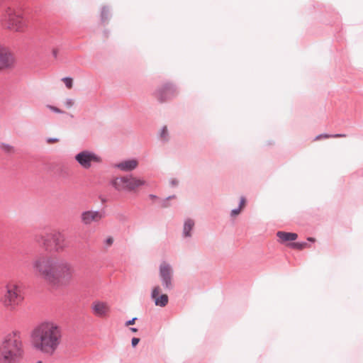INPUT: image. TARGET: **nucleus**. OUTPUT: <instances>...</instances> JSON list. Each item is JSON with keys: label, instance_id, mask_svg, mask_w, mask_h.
<instances>
[{"label": "nucleus", "instance_id": "f257e3e1", "mask_svg": "<svg viewBox=\"0 0 363 363\" xmlns=\"http://www.w3.org/2000/svg\"><path fill=\"white\" fill-rule=\"evenodd\" d=\"M34 272L52 286L69 284L74 279L73 265L64 257L53 253H41L32 262Z\"/></svg>", "mask_w": 363, "mask_h": 363}, {"label": "nucleus", "instance_id": "f03ea898", "mask_svg": "<svg viewBox=\"0 0 363 363\" xmlns=\"http://www.w3.org/2000/svg\"><path fill=\"white\" fill-rule=\"evenodd\" d=\"M62 331L55 323L47 321L38 325L32 333L33 347L44 354H52L60 344Z\"/></svg>", "mask_w": 363, "mask_h": 363}, {"label": "nucleus", "instance_id": "7ed1b4c3", "mask_svg": "<svg viewBox=\"0 0 363 363\" xmlns=\"http://www.w3.org/2000/svg\"><path fill=\"white\" fill-rule=\"evenodd\" d=\"M23 353L18 333L13 331L6 335L0 343V363H19Z\"/></svg>", "mask_w": 363, "mask_h": 363}, {"label": "nucleus", "instance_id": "20e7f679", "mask_svg": "<svg viewBox=\"0 0 363 363\" xmlns=\"http://www.w3.org/2000/svg\"><path fill=\"white\" fill-rule=\"evenodd\" d=\"M23 296L19 285L15 281H9L4 286L0 303L9 311H14L23 302Z\"/></svg>", "mask_w": 363, "mask_h": 363}, {"label": "nucleus", "instance_id": "39448f33", "mask_svg": "<svg viewBox=\"0 0 363 363\" xmlns=\"http://www.w3.org/2000/svg\"><path fill=\"white\" fill-rule=\"evenodd\" d=\"M4 26L13 32H23L27 24L20 11L9 9L6 11Z\"/></svg>", "mask_w": 363, "mask_h": 363}, {"label": "nucleus", "instance_id": "423d86ee", "mask_svg": "<svg viewBox=\"0 0 363 363\" xmlns=\"http://www.w3.org/2000/svg\"><path fill=\"white\" fill-rule=\"evenodd\" d=\"M38 241L45 247H49L50 242H52L57 252H62L67 247L66 237L60 232H52L42 235Z\"/></svg>", "mask_w": 363, "mask_h": 363}, {"label": "nucleus", "instance_id": "0eeeda50", "mask_svg": "<svg viewBox=\"0 0 363 363\" xmlns=\"http://www.w3.org/2000/svg\"><path fill=\"white\" fill-rule=\"evenodd\" d=\"M113 186L118 191H133L138 187L146 184L143 179L130 177H116L112 182Z\"/></svg>", "mask_w": 363, "mask_h": 363}, {"label": "nucleus", "instance_id": "6e6552de", "mask_svg": "<svg viewBox=\"0 0 363 363\" xmlns=\"http://www.w3.org/2000/svg\"><path fill=\"white\" fill-rule=\"evenodd\" d=\"M74 159L82 168L86 169L101 162L99 155L89 150L79 152L74 156Z\"/></svg>", "mask_w": 363, "mask_h": 363}, {"label": "nucleus", "instance_id": "1a4fd4ad", "mask_svg": "<svg viewBox=\"0 0 363 363\" xmlns=\"http://www.w3.org/2000/svg\"><path fill=\"white\" fill-rule=\"evenodd\" d=\"M160 277L164 287L167 289H171L172 286L173 269L172 267L165 262L161 263L160 266Z\"/></svg>", "mask_w": 363, "mask_h": 363}, {"label": "nucleus", "instance_id": "9d476101", "mask_svg": "<svg viewBox=\"0 0 363 363\" xmlns=\"http://www.w3.org/2000/svg\"><path fill=\"white\" fill-rule=\"evenodd\" d=\"M14 62V57L9 50L0 44V71L11 68Z\"/></svg>", "mask_w": 363, "mask_h": 363}, {"label": "nucleus", "instance_id": "9b49d317", "mask_svg": "<svg viewBox=\"0 0 363 363\" xmlns=\"http://www.w3.org/2000/svg\"><path fill=\"white\" fill-rule=\"evenodd\" d=\"M91 309L94 314L99 317H106L110 311L108 303L103 301H94L91 305Z\"/></svg>", "mask_w": 363, "mask_h": 363}, {"label": "nucleus", "instance_id": "f8f14e48", "mask_svg": "<svg viewBox=\"0 0 363 363\" xmlns=\"http://www.w3.org/2000/svg\"><path fill=\"white\" fill-rule=\"evenodd\" d=\"M103 218L101 213L94 211H86L82 213L81 220L85 225H90L93 222H98Z\"/></svg>", "mask_w": 363, "mask_h": 363}, {"label": "nucleus", "instance_id": "ddd939ff", "mask_svg": "<svg viewBox=\"0 0 363 363\" xmlns=\"http://www.w3.org/2000/svg\"><path fill=\"white\" fill-rule=\"evenodd\" d=\"M176 94L174 88L171 84H166L157 92V97L161 101H166Z\"/></svg>", "mask_w": 363, "mask_h": 363}, {"label": "nucleus", "instance_id": "4468645a", "mask_svg": "<svg viewBox=\"0 0 363 363\" xmlns=\"http://www.w3.org/2000/svg\"><path fill=\"white\" fill-rule=\"evenodd\" d=\"M160 286H155L152 292V298L155 301V305L158 306H165L168 303V296L166 294H161Z\"/></svg>", "mask_w": 363, "mask_h": 363}, {"label": "nucleus", "instance_id": "2eb2a0df", "mask_svg": "<svg viewBox=\"0 0 363 363\" xmlns=\"http://www.w3.org/2000/svg\"><path fill=\"white\" fill-rule=\"evenodd\" d=\"M138 166V161L135 159L127 160L118 163L116 167L124 172H130Z\"/></svg>", "mask_w": 363, "mask_h": 363}, {"label": "nucleus", "instance_id": "dca6fc26", "mask_svg": "<svg viewBox=\"0 0 363 363\" xmlns=\"http://www.w3.org/2000/svg\"><path fill=\"white\" fill-rule=\"evenodd\" d=\"M277 235L283 242L295 240L298 238V235L296 233L283 231H279L277 233Z\"/></svg>", "mask_w": 363, "mask_h": 363}, {"label": "nucleus", "instance_id": "f3484780", "mask_svg": "<svg viewBox=\"0 0 363 363\" xmlns=\"http://www.w3.org/2000/svg\"><path fill=\"white\" fill-rule=\"evenodd\" d=\"M194 225V220H192L191 219H188L186 220V222L184 223V236H186V237L190 236V231L193 228Z\"/></svg>", "mask_w": 363, "mask_h": 363}, {"label": "nucleus", "instance_id": "a211bd4d", "mask_svg": "<svg viewBox=\"0 0 363 363\" xmlns=\"http://www.w3.org/2000/svg\"><path fill=\"white\" fill-rule=\"evenodd\" d=\"M345 134H335V135H328V134H321L315 137V140H319L320 139H328L330 138H345Z\"/></svg>", "mask_w": 363, "mask_h": 363}, {"label": "nucleus", "instance_id": "6ab92c4d", "mask_svg": "<svg viewBox=\"0 0 363 363\" xmlns=\"http://www.w3.org/2000/svg\"><path fill=\"white\" fill-rule=\"evenodd\" d=\"M1 148L6 153H13L15 152L14 147L9 144L2 143L1 145Z\"/></svg>", "mask_w": 363, "mask_h": 363}, {"label": "nucleus", "instance_id": "aec40b11", "mask_svg": "<svg viewBox=\"0 0 363 363\" xmlns=\"http://www.w3.org/2000/svg\"><path fill=\"white\" fill-rule=\"evenodd\" d=\"M290 246L294 249L301 250L308 247L307 243L306 242H294L290 245Z\"/></svg>", "mask_w": 363, "mask_h": 363}, {"label": "nucleus", "instance_id": "412c9836", "mask_svg": "<svg viewBox=\"0 0 363 363\" xmlns=\"http://www.w3.org/2000/svg\"><path fill=\"white\" fill-rule=\"evenodd\" d=\"M65 83V86L68 89H72L73 86V79L71 77H65L62 79Z\"/></svg>", "mask_w": 363, "mask_h": 363}, {"label": "nucleus", "instance_id": "4be33fe9", "mask_svg": "<svg viewBox=\"0 0 363 363\" xmlns=\"http://www.w3.org/2000/svg\"><path fill=\"white\" fill-rule=\"evenodd\" d=\"M109 16H110V13H109L108 9L106 8H104L101 11L102 21H106V19H108Z\"/></svg>", "mask_w": 363, "mask_h": 363}, {"label": "nucleus", "instance_id": "5701e85b", "mask_svg": "<svg viewBox=\"0 0 363 363\" xmlns=\"http://www.w3.org/2000/svg\"><path fill=\"white\" fill-rule=\"evenodd\" d=\"M167 135V128L166 126H164L161 133V138H162L163 139H166Z\"/></svg>", "mask_w": 363, "mask_h": 363}, {"label": "nucleus", "instance_id": "b1692460", "mask_svg": "<svg viewBox=\"0 0 363 363\" xmlns=\"http://www.w3.org/2000/svg\"><path fill=\"white\" fill-rule=\"evenodd\" d=\"M241 210L242 209H240V208L238 209H234L231 211V215L233 216H238L240 213Z\"/></svg>", "mask_w": 363, "mask_h": 363}, {"label": "nucleus", "instance_id": "393cba45", "mask_svg": "<svg viewBox=\"0 0 363 363\" xmlns=\"http://www.w3.org/2000/svg\"><path fill=\"white\" fill-rule=\"evenodd\" d=\"M245 202H246V200L244 197H242L241 199H240V208L242 209L245 207Z\"/></svg>", "mask_w": 363, "mask_h": 363}, {"label": "nucleus", "instance_id": "a878e982", "mask_svg": "<svg viewBox=\"0 0 363 363\" xmlns=\"http://www.w3.org/2000/svg\"><path fill=\"white\" fill-rule=\"evenodd\" d=\"M139 341H140V339H139V338L133 337V338L132 339V345H133V347H135V346L138 344Z\"/></svg>", "mask_w": 363, "mask_h": 363}, {"label": "nucleus", "instance_id": "bb28decb", "mask_svg": "<svg viewBox=\"0 0 363 363\" xmlns=\"http://www.w3.org/2000/svg\"><path fill=\"white\" fill-rule=\"evenodd\" d=\"M58 141H59V140L57 138H48L47 140V142L49 144L55 143H57Z\"/></svg>", "mask_w": 363, "mask_h": 363}, {"label": "nucleus", "instance_id": "cd10ccee", "mask_svg": "<svg viewBox=\"0 0 363 363\" xmlns=\"http://www.w3.org/2000/svg\"><path fill=\"white\" fill-rule=\"evenodd\" d=\"M48 107L53 111L56 112V113H62V111H60L58 108L57 107H55V106H48Z\"/></svg>", "mask_w": 363, "mask_h": 363}, {"label": "nucleus", "instance_id": "c85d7f7f", "mask_svg": "<svg viewBox=\"0 0 363 363\" xmlns=\"http://www.w3.org/2000/svg\"><path fill=\"white\" fill-rule=\"evenodd\" d=\"M136 319H137L136 318H133L132 320L127 321L125 323V325L128 326L130 325H133L135 323V321L136 320Z\"/></svg>", "mask_w": 363, "mask_h": 363}, {"label": "nucleus", "instance_id": "c756f323", "mask_svg": "<svg viewBox=\"0 0 363 363\" xmlns=\"http://www.w3.org/2000/svg\"><path fill=\"white\" fill-rule=\"evenodd\" d=\"M113 240L112 238H108V239H106V243L108 245H111L113 244Z\"/></svg>", "mask_w": 363, "mask_h": 363}, {"label": "nucleus", "instance_id": "7c9ffc66", "mask_svg": "<svg viewBox=\"0 0 363 363\" xmlns=\"http://www.w3.org/2000/svg\"><path fill=\"white\" fill-rule=\"evenodd\" d=\"M57 53H58V51H57V49H54V50H52V54H53V55H54L55 57H57Z\"/></svg>", "mask_w": 363, "mask_h": 363}, {"label": "nucleus", "instance_id": "2f4dec72", "mask_svg": "<svg viewBox=\"0 0 363 363\" xmlns=\"http://www.w3.org/2000/svg\"><path fill=\"white\" fill-rule=\"evenodd\" d=\"M308 241H311V242H315V239L313 238H308L307 239Z\"/></svg>", "mask_w": 363, "mask_h": 363}, {"label": "nucleus", "instance_id": "473e14b6", "mask_svg": "<svg viewBox=\"0 0 363 363\" xmlns=\"http://www.w3.org/2000/svg\"><path fill=\"white\" fill-rule=\"evenodd\" d=\"M130 330L133 333H136L138 331L137 328H130Z\"/></svg>", "mask_w": 363, "mask_h": 363}, {"label": "nucleus", "instance_id": "72a5a7b5", "mask_svg": "<svg viewBox=\"0 0 363 363\" xmlns=\"http://www.w3.org/2000/svg\"><path fill=\"white\" fill-rule=\"evenodd\" d=\"M68 104H69V106H72V101H69V102H68Z\"/></svg>", "mask_w": 363, "mask_h": 363}]
</instances>
